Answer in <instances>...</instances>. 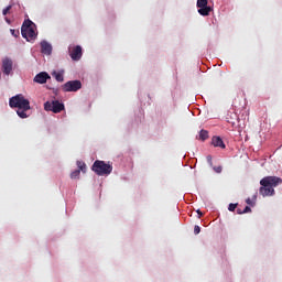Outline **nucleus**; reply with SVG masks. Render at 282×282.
<instances>
[{
  "mask_svg": "<svg viewBox=\"0 0 282 282\" xmlns=\"http://www.w3.org/2000/svg\"><path fill=\"white\" fill-rule=\"evenodd\" d=\"M212 144L213 147H216L218 149H226V143H224V140L221 139V137H213Z\"/></svg>",
  "mask_w": 282,
  "mask_h": 282,
  "instance_id": "nucleus-11",
  "label": "nucleus"
},
{
  "mask_svg": "<svg viewBox=\"0 0 282 282\" xmlns=\"http://www.w3.org/2000/svg\"><path fill=\"white\" fill-rule=\"evenodd\" d=\"M252 209L249 206H246L245 209L242 210V215L246 213H251Z\"/></svg>",
  "mask_w": 282,
  "mask_h": 282,
  "instance_id": "nucleus-21",
  "label": "nucleus"
},
{
  "mask_svg": "<svg viewBox=\"0 0 282 282\" xmlns=\"http://www.w3.org/2000/svg\"><path fill=\"white\" fill-rule=\"evenodd\" d=\"M34 22L32 20H25L21 28V34L26 41H34L36 39V31H34Z\"/></svg>",
  "mask_w": 282,
  "mask_h": 282,
  "instance_id": "nucleus-4",
  "label": "nucleus"
},
{
  "mask_svg": "<svg viewBox=\"0 0 282 282\" xmlns=\"http://www.w3.org/2000/svg\"><path fill=\"white\" fill-rule=\"evenodd\" d=\"M6 21L10 25V23H11L10 19L6 18Z\"/></svg>",
  "mask_w": 282,
  "mask_h": 282,
  "instance_id": "nucleus-27",
  "label": "nucleus"
},
{
  "mask_svg": "<svg viewBox=\"0 0 282 282\" xmlns=\"http://www.w3.org/2000/svg\"><path fill=\"white\" fill-rule=\"evenodd\" d=\"M63 91H78L83 89V83L80 80H69L62 86Z\"/></svg>",
  "mask_w": 282,
  "mask_h": 282,
  "instance_id": "nucleus-7",
  "label": "nucleus"
},
{
  "mask_svg": "<svg viewBox=\"0 0 282 282\" xmlns=\"http://www.w3.org/2000/svg\"><path fill=\"white\" fill-rule=\"evenodd\" d=\"M199 232H202V228L199 226L195 225L194 235H199Z\"/></svg>",
  "mask_w": 282,
  "mask_h": 282,
  "instance_id": "nucleus-19",
  "label": "nucleus"
},
{
  "mask_svg": "<svg viewBox=\"0 0 282 282\" xmlns=\"http://www.w3.org/2000/svg\"><path fill=\"white\" fill-rule=\"evenodd\" d=\"M69 56L72 61H80L83 58V47L80 45L77 46H69Z\"/></svg>",
  "mask_w": 282,
  "mask_h": 282,
  "instance_id": "nucleus-9",
  "label": "nucleus"
},
{
  "mask_svg": "<svg viewBox=\"0 0 282 282\" xmlns=\"http://www.w3.org/2000/svg\"><path fill=\"white\" fill-rule=\"evenodd\" d=\"M197 213H198V215L202 217V215H204V214H202V212H199V210H197Z\"/></svg>",
  "mask_w": 282,
  "mask_h": 282,
  "instance_id": "nucleus-28",
  "label": "nucleus"
},
{
  "mask_svg": "<svg viewBox=\"0 0 282 282\" xmlns=\"http://www.w3.org/2000/svg\"><path fill=\"white\" fill-rule=\"evenodd\" d=\"M50 78H51L50 74H47L46 72H42L34 77V83H39L40 85H45V83H47Z\"/></svg>",
  "mask_w": 282,
  "mask_h": 282,
  "instance_id": "nucleus-10",
  "label": "nucleus"
},
{
  "mask_svg": "<svg viewBox=\"0 0 282 282\" xmlns=\"http://www.w3.org/2000/svg\"><path fill=\"white\" fill-rule=\"evenodd\" d=\"M52 76H54L57 83H63V80H65V78L63 77V73L53 72Z\"/></svg>",
  "mask_w": 282,
  "mask_h": 282,
  "instance_id": "nucleus-13",
  "label": "nucleus"
},
{
  "mask_svg": "<svg viewBox=\"0 0 282 282\" xmlns=\"http://www.w3.org/2000/svg\"><path fill=\"white\" fill-rule=\"evenodd\" d=\"M196 7L200 17H208L213 12V8L208 7V0H197Z\"/></svg>",
  "mask_w": 282,
  "mask_h": 282,
  "instance_id": "nucleus-6",
  "label": "nucleus"
},
{
  "mask_svg": "<svg viewBox=\"0 0 282 282\" xmlns=\"http://www.w3.org/2000/svg\"><path fill=\"white\" fill-rule=\"evenodd\" d=\"M207 162H208L209 166H213V156L212 155H207Z\"/></svg>",
  "mask_w": 282,
  "mask_h": 282,
  "instance_id": "nucleus-20",
  "label": "nucleus"
},
{
  "mask_svg": "<svg viewBox=\"0 0 282 282\" xmlns=\"http://www.w3.org/2000/svg\"><path fill=\"white\" fill-rule=\"evenodd\" d=\"M91 169L96 175L100 176L111 175V171H113V166H111V164L100 160L95 161Z\"/></svg>",
  "mask_w": 282,
  "mask_h": 282,
  "instance_id": "nucleus-3",
  "label": "nucleus"
},
{
  "mask_svg": "<svg viewBox=\"0 0 282 282\" xmlns=\"http://www.w3.org/2000/svg\"><path fill=\"white\" fill-rule=\"evenodd\" d=\"M246 203H247L249 206H253L252 199H250V198H247V199H246Z\"/></svg>",
  "mask_w": 282,
  "mask_h": 282,
  "instance_id": "nucleus-25",
  "label": "nucleus"
},
{
  "mask_svg": "<svg viewBox=\"0 0 282 282\" xmlns=\"http://www.w3.org/2000/svg\"><path fill=\"white\" fill-rule=\"evenodd\" d=\"M79 173L82 171V173H85L87 171V165L84 163V166H82V169H78Z\"/></svg>",
  "mask_w": 282,
  "mask_h": 282,
  "instance_id": "nucleus-22",
  "label": "nucleus"
},
{
  "mask_svg": "<svg viewBox=\"0 0 282 282\" xmlns=\"http://www.w3.org/2000/svg\"><path fill=\"white\" fill-rule=\"evenodd\" d=\"M45 111H52L53 113H61L65 110V105L58 100L46 101L44 104Z\"/></svg>",
  "mask_w": 282,
  "mask_h": 282,
  "instance_id": "nucleus-5",
  "label": "nucleus"
},
{
  "mask_svg": "<svg viewBox=\"0 0 282 282\" xmlns=\"http://www.w3.org/2000/svg\"><path fill=\"white\" fill-rule=\"evenodd\" d=\"M78 169H83L85 166V163L83 161H77Z\"/></svg>",
  "mask_w": 282,
  "mask_h": 282,
  "instance_id": "nucleus-23",
  "label": "nucleus"
},
{
  "mask_svg": "<svg viewBox=\"0 0 282 282\" xmlns=\"http://www.w3.org/2000/svg\"><path fill=\"white\" fill-rule=\"evenodd\" d=\"M80 177V170H75L70 173V180H78Z\"/></svg>",
  "mask_w": 282,
  "mask_h": 282,
  "instance_id": "nucleus-15",
  "label": "nucleus"
},
{
  "mask_svg": "<svg viewBox=\"0 0 282 282\" xmlns=\"http://www.w3.org/2000/svg\"><path fill=\"white\" fill-rule=\"evenodd\" d=\"M14 69V62L10 59V57H6L2 59V74L4 76H12Z\"/></svg>",
  "mask_w": 282,
  "mask_h": 282,
  "instance_id": "nucleus-8",
  "label": "nucleus"
},
{
  "mask_svg": "<svg viewBox=\"0 0 282 282\" xmlns=\"http://www.w3.org/2000/svg\"><path fill=\"white\" fill-rule=\"evenodd\" d=\"M214 171L216 173H221L223 169H221V166H216V167H214Z\"/></svg>",
  "mask_w": 282,
  "mask_h": 282,
  "instance_id": "nucleus-24",
  "label": "nucleus"
},
{
  "mask_svg": "<svg viewBox=\"0 0 282 282\" xmlns=\"http://www.w3.org/2000/svg\"><path fill=\"white\" fill-rule=\"evenodd\" d=\"M253 199L257 200V195L253 196Z\"/></svg>",
  "mask_w": 282,
  "mask_h": 282,
  "instance_id": "nucleus-29",
  "label": "nucleus"
},
{
  "mask_svg": "<svg viewBox=\"0 0 282 282\" xmlns=\"http://www.w3.org/2000/svg\"><path fill=\"white\" fill-rule=\"evenodd\" d=\"M236 209H237V204L230 203L229 206H228V210H229L230 213H235Z\"/></svg>",
  "mask_w": 282,
  "mask_h": 282,
  "instance_id": "nucleus-16",
  "label": "nucleus"
},
{
  "mask_svg": "<svg viewBox=\"0 0 282 282\" xmlns=\"http://www.w3.org/2000/svg\"><path fill=\"white\" fill-rule=\"evenodd\" d=\"M9 106L11 109H18L17 113L19 118L25 119L29 118L30 115L28 111H30V100L23 96V94L15 95L9 99Z\"/></svg>",
  "mask_w": 282,
  "mask_h": 282,
  "instance_id": "nucleus-1",
  "label": "nucleus"
},
{
  "mask_svg": "<svg viewBox=\"0 0 282 282\" xmlns=\"http://www.w3.org/2000/svg\"><path fill=\"white\" fill-rule=\"evenodd\" d=\"M10 32H11L12 36H14L15 39H19V35H20L19 30L11 29Z\"/></svg>",
  "mask_w": 282,
  "mask_h": 282,
  "instance_id": "nucleus-18",
  "label": "nucleus"
},
{
  "mask_svg": "<svg viewBox=\"0 0 282 282\" xmlns=\"http://www.w3.org/2000/svg\"><path fill=\"white\" fill-rule=\"evenodd\" d=\"M209 135H208V131L207 130H200L199 131V140H202V142H205V140H208Z\"/></svg>",
  "mask_w": 282,
  "mask_h": 282,
  "instance_id": "nucleus-14",
  "label": "nucleus"
},
{
  "mask_svg": "<svg viewBox=\"0 0 282 282\" xmlns=\"http://www.w3.org/2000/svg\"><path fill=\"white\" fill-rule=\"evenodd\" d=\"M237 214L238 215H243V210H241V208H237Z\"/></svg>",
  "mask_w": 282,
  "mask_h": 282,
  "instance_id": "nucleus-26",
  "label": "nucleus"
},
{
  "mask_svg": "<svg viewBox=\"0 0 282 282\" xmlns=\"http://www.w3.org/2000/svg\"><path fill=\"white\" fill-rule=\"evenodd\" d=\"M41 52L42 54H52V44L46 41L41 42Z\"/></svg>",
  "mask_w": 282,
  "mask_h": 282,
  "instance_id": "nucleus-12",
  "label": "nucleus"
},
{
  "mask_svg": "<svg viewBox=\"0 0 282 282\" xmlns=\"http://www.w3.org/2000/svg\"><path fill=\"white\" fill-rule=\"evenodd\" d=\"M279 184H282V178L279 176H265L260 181V189L259 193L262 197H272L274 195V188Z\"/></svg>",
  "mask_w": 282,
  "mask_h": 282,
  "instance_id": "nucleus-2",
  "label": "nucleus"
},
{
  "mask_svg": "<svg viewBox=\"0 0 282 282\" xmlns=\"http://www.w3.org/2000/svg\"><path fill=\"white\" fill-rule=\"evenodd\" d=\"M10 10H12V6L11 4L2 10L3 17H6L10 12Z\"/></svg>",
  "mask_w": 282,
  "mask_h": 282,
  "instance_id": "nucleus-17",
  "label": "nucleus"
}]
</instances>
